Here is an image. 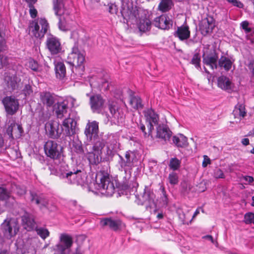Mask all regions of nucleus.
I'll use <instances>...</instances> for the list:
<instances>
[{
    "mask_svg": "<svg viewBox=\"0 0 254 254\" xmlns=\"http://www.w3.org/2000/svg\"><path fill=\"white\" fill-rule=\"evenodd\" d=\"M201 57L199 53H195L190 62L193 64L196 68H200Z\"/></svg>",
    "mask_w": 254,
    "mask_h": 254,
    "instance_id": "obj_50",
    "label": "nucleus"
},
{
    "mask_svg": "<svg viewBox=\"0 0 254 254\" xmlns=\"http://www.w3.org/2000/svg\"><path fill=\"white\" fill-rule=\"evenodd\" d=\"M5 81L8 88L12 90H15L18 87V83L20 81V78L16 75H7L5 77Z\"/></svg>",
    "mask_w": 254,
    "mask_h": 254,
    "instance_id": "obj_26",
    "label": "nucleus"
},
{
    "mask_svg": "<svg viewBox=\"0 0 254 254\" xmlns=\"http://www.w3.org/2000/svg\"><path fill=\"white\" fill-rule=\"evenodd\" d=\"M8 199L14 201V197L10 196L9 192L5 188L0 187V200H6Z\"/></svg>",
    "mask_w": 254,
    "mask_h": 254,
    "instance_id": "obj_45",
    "label": "nucleus"
},
{
    "mask_svg": "<svg viewBox=\"0 0 254 254\" xmlns=\"http://www.w3.org/2000/svg\"><path fill=\"white\" fill-rule=\"evenodd\" d=\"M29 7V13L32 18H35L37 15V10L35 8L34 4H28Z\"/></svg>",
    "mask_w": 254,
    "mask_h": 254,
    "instance_id": "obj_59",
    "label": "nucleus"
},
{
    "mask_svg": "<svg viewBox=\"0 0 254 254\" xmlns=\"http://www.w3.org/2000/svg\"><path fill=\"white\" fill-rule=\"evenodd\" d=\"M202 62L212 69H217L219 60L218 54L215 49L207 50L202 55Z\"/></svg>",
    "mask_w": 254,
    "mask_h": 254,
    "instance_id": "obj_8",
    "label": "nucleus"
},
{
    "mask_svg": "<svg viewBox=\"0 0 254 254\" xmlns=\"http://www.w3.org/2000/svg\"><path fill=\"white\" fill-rule=\"evenodd\" d=\"M61 128L62 133H63L65 136L69 137L70 140L72 139L71 137L74 139V135L78 130L76 121L70 117L65 118L63 121Z\"/></svg>",
    "mask_w": 254,
    "mask_h": 254,
    "instance_id": "obj_7",
    "label": "nucleus"
},
{
    "mask_svg": "<svg viewBox=\"0 0 254 254\" xmlns=\"http://www.w3.org/2000/svg\"><path fill=\"white\" fill-rule=\"evenodd\" d=\"M86 150L88 154L87 159L90 165H97L101 162V154L92 151L88 152L87 148H86Z\"/></svg>",
    "mask_w": 254,
    "mask_h": 254,
    "instance_id": "obj_30",
    "label": "nucleus"
},
{
    "mask_svg": "<svg viewBox=\"0 0 254 254\" xmlns=\"http://www.w3.org/2000/svg\"><path fill=\"white\" fill-rule=\"evenodd\" d=\"M61 16V15H60V16ZM58 26H59V29L61 30L64 31L67 30V28L66 27L65 24L64 22L62 21L61 17H60L59 19Z\"/></svg>",
    "mask_w": 254,
    "mask_h": 254,
    "instance_id": "obj_61",
    "label": "nucleus"
},
{
    "mask_svg": "<svg viewBox=\"0 0 254 254\" xmlns=\"http://www.w3.org/2000/svg\"><path fill=\"white\" fill-rule=\"evenodd\" d=\"M22 225L27 231H31L36 227V222L34 215L27 211H25L21 216Z\"/></svg>",
    "mask_w": 254,
    "mask_h": 254,
    "instance_id": "obj_21",
    "label": "nucleus"
},
{
    "mask_svg": "<svg viewBox=\"0 0 254 254\" xmlns=\"http://www.w3.org/2000/svg\"><path fill=\"white\" fill-rule=\"evenodd\" d=\"M2 232L4 237L10 239L11 238L16 234L17 231L16 228L13 230V226L10 222H7L2 226Z\"/></svg>",
    "mask_w": 254,
    "mask_h": 254,
    "instance_id": "obj_27",
    "label": "nucleus"
},
{
    "mask_svg": "<svg viewBox=\"0 0 254 254\" xmlns=\"http://www.w3.org/2000/svg\"><path fill=\"white\" fill-rule=\"evenodd\" d=\"M233 114L235 118H244L247 115L245 105L242 103H238L235 106Z\"/></svg>",
    "mask_w": 254,
    "mask_h": 254,
    "instance_id": "obj_32",
    "label": "nucleus"
},
{
    "mask_svg": "<svg viewBox=\"0 0 254 254\" xmlns=\"http://www.w3.org/2000/svg\"><path fill=\"white\" fill-rule=\"evenodd\" d=\"M23 133L21 125L13 122L6 129V133L10 138H19Z\"/></svg>",
    "mask_w": 254,
    "mask_h": 254,
    "instance_id": "obj_18",
    "label": "nucleus"
},
{
    "mask_svg": "<svg viewBox=\"0 0 254 254\" xmlns=\"http://www.w3.org/2000/svg\"><path fill=\"white\" fill-rule=\"evenodd\" d=\"M232 62L228 58L221 56L218 61V66L223 67L226 71H229L232 67Z\"/></svg>",
    "mask_w": 254,
    "mask_h": 254,
    "instance_id": "obj_33",
    "label": "nucleus"
},
{
    "mask_svg": "<svg viewBox=\"0 0 254 254\" xmlns=\"http://www.w3.org/2000/svg\"><path fill=\"white\" fill-rule=\"evenodd\" d=\"M160 190H161V194L159 199V204L161 207H166L168 205L169 202L168 195L164 187L161 186Z\"/></svg>",
    "mask_w": 254,
    "mask_h": 254,
    "instance_id": "obj_37",
    "label": "nucleus"
},
{
    "mask_svg": "<svg viewBox=\"0 0 254 254\" xmlns=\"http://www.w3.org/2000/svg\"><path fill=\"white\" fill-rule=\"evenodd\" d=\"M174 36L178 37L181 41L188 39L190 37V31L188 25H182L178 27L177 30L175 32Z\"/></svg>",
    "mask_w": 254,
    "mask_h": 254,
    "instance_id": "obj_25",
    "label": "nucleus"
},
{
    "mask_svg": "<svg viewBox=\"0 0 254 254\" xmlns=\"http://www.w3.org/2000/svg\"><path fill=\"white\" fill-rule=\"evenodd\" d=\"M33 92V90L32 84L29 82L24 83V87L21 90L22 94H24L25 97H29L32 95Z\"/></svg>",
    "mask_w": 254,
    "mask_h": 254,
    "instance_id": "obj_46",
    "label": "nucleus"
},
{
    "mask_svg": "<svg viewBox=\"0 0 254 254\" xmlns=\"http://www.w3.org/2000/svg\"><path fill=\"white\" fill-rule=\"evenodd\" d=\"M116 113L117 117L113 116L111 117L109 115L107 114L108 121L110 122L111 125L112 124V122L115 123V120H117V122L119 123L120 121L122 122V120L123 119L124 114L120 109H119Z\"/></svg>",
    "mask_w": 254,
    "mask_h": 254,
    "instance_id": "obj_48",
    "label": "nucleus"
},
{
    "mask_svg": "<svg viewBox=\"0 0 254 254\" xmlns=\"http://www.w3.org/2000/svg\"><path fill=\"white\" fill-rule=\"evenodd\" d=\"M169 183L172 185H176L178 184L179 178L178 174L175 172H172L169 174L168 177Z\"/></svg>",
    "mask_w": 254,
    "mask_h": 254,
    "instance_id": "obj_51",
    "label": "nucleus"
},
{
    "mask_svg": "<svg viewBox=\"0 0 254 254\" xmlns=\"http://www.w3.org/2000/svg\"><path fill=\"white\" fill-rule=\"evenodd\" d=\"M39 97L41 102L47 107H54L58 101V96L55 94L47 91L40 92Z\"/></svg>",
    "mask_w": 254,
    "mask_h": 254,
    "instance_id": "obj_15",
    "label": "nucleus"
},
{
    "mask_svg": "<svg viewBox=\"0 0 254 254\" xmlns=\"http://www.w3.org/2000/svg\"><path fill=\"white\" fill-rule=\"evenodd\" d=\"M146 118V122L147 123V128L149 129V130L154 129V125H157L158 124L159 116L155 112V111L150 109L147 110L145 114Z\"/></svg>",
    "mask_w": 254,
    "mask_h": 254,
    "instance_id": "obj_22",
    "label": "nucleus"
},
{
    "mask_svg": "<svg viewBox=\"0 0 254 254\" xmlns=\"http://www.w3.org/2000/svg\"><path fill=\"white\" fill-rule=\"evenodd\" d=\"M172 4V0H161L158 5V9L162 12H166L171 8Z\"/></svg>",
    "mask_w": 254,
    "mask_h": 254,
    "instance_id": "obj_38",
    "label": "nucleus"
},
{
    "mask_svg": "<svg viewBox=\"0 0 254 254\" xmlns=\"http://www.w3.org/2000/svg\"><path fill=\"white\" fill-rule=\"evenodd\" d=\"M215 27L214 19L211 16L203 19L199 24V30L203 36L212 33Z\"/></svg>",
    "mask_w": 254,
    "mask_h": 254,
    "instance_id": "obj_16",
    "label": "nucleus"
},
{
    "mask_svg": "<svg viewBox=\"0 0 254 254\" xmlns=\"http://www.w3.org/2000/svg\"><path fill=\"white\" fill-rule=\"evenodd\" d=\"M39 23L42 28L40 30V26L38 22L36 20L32 21L29 23L28 26V33H31L33 36L35 38L41 39L44 37L49 27V23L45 18H41L39 20Z\"/></svg>",
    "mask_w": 254,
    "mask_h": 254,
    "instance_id": "obj_6",
    "label": "nucleus"
},
{
    "mask_svg": "<svg viewBox=\"0 0 254 254\" xmlns=\"http://www.w3.org/2000/svg\"><path fill=\"white\" fill-rule=\"evenodd\" d=\"M16 193L19 195H22L26 193V190L24 188L16 186Z\"/></svg>",
    "mask_w": 254,
    "mask_h": 254,
    "instance_id": "obj_62",
    "label": "nucleus"
},
{
    "mask_svg": "<svg viewBox=\"0 0 254 254\" xmlns=\"http://www.w3.org/2000/svg\"><path fill=\"white\" fill-rule=\"evenodd\" d=\"M107 142L111 144H115L117 143V136L114 133H108L107 135Z\"/></svg>",
    "mask_w": 254,
    "mask_h": 254,
    "instance_id": "obj_57",
    "label": "nucleus"
},
{
    "mask_svg": "<svg viewBox=\"0 0 254 254\" xmlns=\"http://www.w3.org/2000/svg\"><path fill=\"white\" fill-rule=\"evenodd\" d=\"M173 142L178 147H185L188 144V139L182 134H179L173 137Z\"/></svg>",
    "mask_w": 254,
    "mask_h": 254,
    "instance_id": "obj_31",
    "label": "nucleus"
},
{
    "mask_svg": "<svg viewBox=\"0 0 254 254\" xmlns=\"http://www.w3.org/2000/svg\"><path fill=\"white\" fill-rule=\"evenodd\" d=\"M99 225L102 228L108 227L115 232L120 231L122 228V222L120 219H115L112 217L101 218Z\"/></svg>",
    "mask_w": 254,
    "mask_h": 254,
    "instance_id": "obj_12",
    "label": "nucleus"
},
{
    "mask_svg": "<svg viewBox=\"0 0 254 254\" xmlns=\"http://www.w3.org/2000/svg\"><path fill=\"white\" fill-rule=\"evenodd\" d=\"M64 1V0H53V8L56 15L60 16L64 14L65 9Z\"/></svg>",
    "mask_w": 254,
    "mask_h": 254,
    "instance_id": "obj_28",
    "label": "nucleus"
},
{
    "mask_svg": "<svg viewBox=\"0 0 254 254\" xmlns=\"http://www.w3.org/2000/svg\"><path fill=\"white\" fill-rule=\"evenodd\" d=\"M138 127L140 129V130L143 132V136L144 137H148L149 136H151L152 137V132L153 130H151L150 131L149 130V129L148 128V132H146L145 131L146 128L144 125L141 122H140L138 125H137Z\"/></svg>",
    "mask_w": 254,
    "mask_h": 254,
    "instance_id": "obj_52",
    "label": "nucleus"
},
{
    "mask_svg": "<svg viewBox=\"0 0 254 254\" xmlns=\"http://www.w3.org/2000/svg\"><path fill=\"white\" fill-rule=\"evenodd\" d=\"M37 234L43 239L45 240L50 235V232L46 228L36 227L34 228Z\"/></svg>",
    "mask_w": 254,
    "mask_h": 254,
    "instance_id": "obj_44",
    "label": "nucleus"
},
{
    "mask_svg": "<svg viewBox=\"0 0 254 254\" xmlns=\"http://www.w3.org/2000/svg\"><path fill=\"white\" fill-rule=\"evenodd\" d=\"M106 10L111 14L117 15L118 13H121L118 12V7L115 2H109L107 4H104ZM121 12V11H120Z\"/></svg>",
    "mask_w": 254,
    "mask_h": 254,
    "instance_id": "obj_41",
    "label": "nucleus"
},
{
    "mask_svg": "<svg viewBox=\"0 0 254 254\" xmlns=\"http://www.w3.org/2000/svg\"><path fill=\"white\" fill-rule=\"evenodd\" d=\"M215 177L216 178L223 179L225 178V175L221 169H219L215 171Z\"/></svg>",
    "mask_w": 254,
    "mask_h": 254,
    "instance_id": "obj_63",
    "label": "nucleus"
},
{
    "mask_svg": "<svg viewBox=\"0 0 254 254\" xmlns=\"http://www.w3.org/2000/svg\"><path fill=\"white\" fill-rule=\"evenodd\" d=\"M27 66L32 70L37 71L39 69V64L33 59H30L27 63Z\"/></svg>",
    "mask_w": 254,
    "mask_h": 254,
    "instance_id": "obj_54",
    "label": "nucleus"
},
{
    "mask_svg": "<svg viewBox=\"0 0 254 254\" xmlns=\"http://www.w3.org/2000/svg\"><path fill=\"white\" fill-rule=\"evenodd\" d=\"M249 22L247 20L242 21L240 24V27L244 30L248 37H250L251 36V34L253 33L254 30L249 27Z\"/></svg>",
    "mask_w": 254,
    "mask_h": 254,
    "instance_id": "obj_49",
    "label": "nucleus"
},
{
    "mask_svg": "<svg viewBox=\"0 0 254 254\" xmlns=\"http://www.w3.org/2000/svg\"><path fill=\"white\" fill-rule=\"evenodd\" d=\"M106 100L99 94L90 96L89 105L91 111L94 113L100 114L104 109Z\"/></svg>",
    "mask_w": 254,
    "mask_h": 254,
    "instance_id": "obj_10",
    "label": "nucleus"
},
{
    "mask_svg": "<svg viewBox=\"0 0 254 254\" xmlns=\"http://www.w3.org/2000/svg\"><path fill=\"white\" fill-rule=\"evenodd\" d=\"M125 158L132 167L133 162L136 159L135 152L130 150L126 151Z\"/></svg>",
    "mask_w": 254,
    "mask_h": 254,
    "instance_id": "obj_43",
    "label": "nucleus"
},
{
    "mask_svg": "<svg viewBox=\"0 0 254 254\" xmlns=\"http://www.w3.org/2000/svg\"><path fill=\"white\" fill-rule=\"evenodd\" d=\"M100 183H99V187L100 189L104 190L107 195L111 196L117 190L119 194H124V192L129 190L130 192H136L138 184L134 182L132 184V188L129 185L128 181L126 177H124V180L119 181L118 179H114L111 181L109 176H103L100 179ZM135 196V202L138 205H146V209L152 208L155 204L154 199L155 195L152 190L148 186H145L142 193L140 194H134Z\"/></svg>",
    "mask_w": 254,
    "mask_h": 254,
    "instance_id": "obj_1",
    "label": "nucleus"
},
{
    "mask_svg": "<svg viewBox=\"0 0 254 254\" xmlns=\"http://www.w3.org/2000/svg\"><path fill=\"white\" fill-rule=\"evenodd\" d=\"M8 58L4 55H0V69L8 64Z\"/></svg>",
    "mask_w": 254,
    "mask_h": 254,
    "instance_id": "obj_55",
    "label": "nucleus"
},
{
    "mask_svg": "<svg viewBox=\"0 0 254 254\" xmlns=\"http://www.w3.org/2000/svg\"><path fill=\"white\" fill-rule=\"evenodd\" d=\"M156 129V137L157 138H161L165 141L170 140L172 132L167 126L159 125L157 127Z\"/></svg>",
    "mask_w": 254,
    "mask_h": 254,
    "instance_id": "obj_23",
    "label": "nucleus"
},
{
    "mask_svg": "<svg viewBox=\"0 0 254 254\" xmlns=\"http://www.w3.org/2000/svg\"><path fill=\"white\" fill-rule=\"evenodd\" d=\"M46 45L47 48L53 55H58L63 52L60 40L52 34L47 37Z\"/></svg>",
    "mask_w": 254,
    "mask_h": 254,
    "instance_id": "obj_11",
    "label": "nucleus"
},
{
    "mask_svg": "<svg viewBox=\"0 0 254 254\" xmlns=\"http://www.w3.org/2000/svg\"><path fill=\"white\" fill-rule=\"evenodd\" d=\"M129 103L132 107L135 110L142 109L143 107L141 99L138 96L130 95Z\"/></svg>",
    "mask_w": 254,
    "mask_h": 254,
    "instance_id": "obj_35",
    "label": "nucleus"
},
{
    "mask_svg": "<svg viewBox=\"0 0 254 254\" xmlns=\"http://www.w3.org/2000/svg\"><path fill=\"white\" fill-rule=\"evenodd\" d=\"M109 109L110 112L112 115V117L113 116H115L117 117L116 113L119 110V108L118 106L113 104H109Z\"/></svg>",
    "mask_w": 254,
    "mask_h": 254,
    "instance_id": "obj_58",
    "label": "nucleus"
},
{
    "mask_svg": "<svg viewBox=\"0 0 254 254\" xmlns=\"http://www.w3.org/2000/svg\"><path fill=\"white\" fill-rule=\"evenodd\" d=\"M98 123L96 121L88 122L84 130V134L87 138V140L91 141L93 137L97 135L98 133Z\"/></svg>",
    "mask_w": 254,
    "mask_h": 254,
    "instance_id": "obj_20",
    "label": "nucleus"
},
{
    "mask_svg": "<svg viewBox=\"0 0 254 254\" xmlns=\"http://www.w3.org/2000/svg\"><path fill=\"white\" fill-rule=\"evenodd\" d=\"M153 24L158 28L169 30L173 26V21L167 14H162L154 19Z\"/></svg>",
    "mask_w": 254,
    "mask_h": 254,
    "instance_id": "obj_14",
    "label": "nucleus"
},
{
    "mask_svg": "<svg viewBox=\"0 0 254 254\" xmlns=\"http://www.w3.org/2000/svg\"><path fill=\"white\" fill-rule=\"evenodd\" d=\"M84 61L85 56L84 54L80 53L78 48L75 46L72 48V51L68 55L66 62L69 64L73 72H74V67L76 71L79 70L83 72L84 70V66L83 65Z\"/></svg>",
    "mask_w": 254,
    "mask_h": 254,
    "instance_id": "obj_3",
    "label": "nucleus"
},
{
    "mask_svg": "<svg viewBox=\"0 0 254 254\" xmlns=\"http://www.w3.org/2000/svg\"><path fill=\"white\" fill-rule=\"evenodd\" d=\"M217 86L221 89L231 93L234 88V84L227 76L221 75L217 78Z\"/></svg>",
    "mask_w": 254,
    "mask_h": 254,
    "instance_id": "obj_19",
    "label": "nucleus"
},
{
    "mask_svg": "<svg viewBox=\"0 0 254 254\" xmlns=\"http://www.w3.org/2000/svg\"><path fill=\"white\" fill-rule=\"evenodd\" d=\"M244 222L247 224L252 223L254 224V213L253 212L246 213L244 215Z\"/></svg>",
    "mask_w": 254,
    "mask_h": 254,
    "instance_id": "obj_53",
    "label": "nucleus"
},
{
    "mask_svg": "<svg viewBox=\"0 0 254 254\" xmlns=\"http://www.w3.org/2000/svg\"><path fill=\"white\" fill-rule=\"evenodd\" d=\"M53 108L57 118L62 119L64 117V115L67 113L68 109L67 101L59 102L58 101L54 105Z\"/></svg>",
    "mask_w": 254,
    "mask_h": 254,
    "instance_id": "obj_24",
    "label": "nucleus"
},
{
    "mask_svg": "<svg viewBox=\"0 0 254 254\" xmlns=\"http://www.w3.org/2000/svg\"><path fill=\"white\" fill-rule=\"evenodd\" d=\"M29 193L31 203L39 206L41 209L48 204V200L45 194L36 190H30Z\"/></svg>",
    "mask_w": 254,
    "mask_h": 254,
    "instance_id": "obj_13",
    "label": "nucleus"
},
{
    "mask_svg": "<svg viewBox=\"0 0 254 254\" xmlns=\"http://www.w3.org/2000/svg\"><path fill=\"white\" fill-rule=\"evenodd\" d=\"M7 50L6 40L3 24H0V52Z\"/></svg>",
    "mask_w": 254,
    "mask_h": 254,
    "instance_id": "obj_34",
    "label": "nucleus"
},
{
    "mask_svg": "<svg viewBox=\"0 0 254 254\" xmlns=\"http://www.w3.org/2000/svg\"><path fill=\"white\" fill-rule=\"evenodd\" d=\"M55 70L57 78L63 79L66 75V69L64 64L62 62H57L55 64Z\"/></svg>",
    "mask_w": 254,
    "mask_h": 254,
    "instance_id": "obj_29",
    "label": "nucleus"
},
{
    "mask_svg": "<svg viewBox=\"0 0 254 254\" xmlns=\"http://www.w3.org/2000/svg\"><path fill=\"white\" fill-rule=\"evenodd\" d=\"M48 170L50 171L51 175H55L59 177L61 174L63 173L60 172L55 166L52 164L48 165Z\"/></svg>",
    "mask_w": 254,
    "mask_h": 254,
    "instance_id": "obj_56",
    "label": "nucleus"
},
{
    "mask_svg": "<svg viewBox=\"0 0 254 254\" xmlns=\"http://www.w3.org/2000/svg\"><path fill=\"white\" fill-rule=\"evenodd\" d=\"M44 150L47 157L55 160H60L63 156V147L56 141L48 140L44 145Z\"/></svg>",
    "mask_w": 254,
    "mask_h": 254,
    "instance_id": "obj_5",
    "label": "nucleus"
},
{
    "mask_svg": "<svg viewBox=\"0 0 254 254\" xmlns=\"http://www.w3.org/2000/svg\"><path fill=\"white\" fill-rule=\"evenodd\" d=\"M119 157V160L118 161V163L120 165V170L122 171H124L125 173L126 174L128 171H129V173H130V170H131L132 167L131 165L128 163L126 159L124 158L120 154H118Z\"/></svg>",
    "mask_w": 254,
    "mask_h": 254,
    "instance_id": "obj_36",
    "label": "nucleus"
},
{
    "mask_svg": "<svg viewBox=\"0 0 254 254\" xmlns=\"http://www.w3.org/2000/svg\"><path fill=\"white\" fill-rule=\"evenodd\" d=\"M120 13L127 22L134 24L139 20L138 27L140 31L145 32L151 29V22L146 18L144 10L137 6H133L132 2L130 5L128 4L126 7H123Z\"/></svg>",
    "mask_w": 254,
    "mask_h": 254,
    "instance_id": "obj_2",
    "label": "nucleus"
},
{
    "mask_svg": "<svg viewBox=\"0 0 254 254\" xmlns=\"http://www.w3.org/2000/svg\"><path fill=\"white\" fill-rule=\"evenodd\" d=\"M7 114L12 116L16 114L19 108L18 100L14 96L4 97L1 100Z\"/></svg>",
    "mask_w": 254,
    "mask_h": 254,
    "instance_id": "obj_9",
    "label": "nucleus"
},
{
    "mask_svg": "<svg viewBox=\"0 0 254 254\" xmlns=\"http://www.w3.org/2000/svg\"><path fill=\"white\" fill-rule=\"evenodd\" d=\"M228 2L231 3L233 6L239 8H243L244 4L239 0H227Z\"/></svg>",
    "mask_w": 254,
    "mask_h": 254,
    "instance_id": "obj_60",
    "label": "nucleus"
},
{
    "mask_svg": "<svg viewBox=\"0 0 254 254\" xmlns=\"http://www.w3.org/2000/svg\"><path fill=\"white\" fill-rule=\"evenodd\" d=\"M181 161L177 158H172L170 160L169 166L170 169L173 171L177 170L179 169L181 166Z\"/></svg>",
    "mask_w": 254,
    "mask_h": 254,
    "instance_id": "obj_47",
    "label": "nucleus"
},
{
    "mask_svg": "<svg viewBox=\"0 0 254 254\" xmlns=\"http://www.w3.org/2000/svg\"><path fill=\"white\" fill-rule=\"evenodd\" d=\"M107 152L108 155L105 158L103 159V161H104V160L109 161L111 158H112L113 157V152H112V150L110 149L108 147V150H107Z\"/></svg>",
    "mask_w": 254,
    "mask_h": 254,
    "instance_id": "obj_64",
    "label": "nucleus"
},
{
    "mask_svg": "<svg viewBox=\"0 0 254 254\" xmlns=\"http://www.w3.org/2000/svg\"><path fill=\"white\" fill-rule=\"evenodd\" d=\"M72 146L74 151L77 154L81 155L85 154V152L86 151V147L85 148V149L83 148L81 141L79 140L73 141L72 142Z\"/></svg>",
    "mask_w": 254,
    "mask_h": 254,
    "instance_id": "obj_40",
    "label": "nucleus"
},
{
    "mask_svg": "<svg viewBox=\"0 0 254 254\" xmlns=\"http://www.w3.org/2000/svg\"><path fill=\"white\" fill-rule=\"evenodd\" d=\"M192 186L191 185L186 181H183L180 184V190L181 193L184 195H186L190 192Z\"/></svg>",
    "mask_w": 254,
    "mask_h": 254,
    "instance_id": "obj_42",
    "label": "nucleus"
},
{
    "mask_svg": "<svg viewBox=\"0 0 254 254\" xmlns=\"http://www.w3.org/2000/svg\"><path fill=\"white\" fill-rule=\"evenodd\" d=\"M85 174L79 169H73L72 171L63 173L60 178L68 184L82 186L84 183Z\"/></svg>",
    "mask_w": 254,
    "mask_h": 254,
    "instance_id": "obj_4",
    "label": "nucleus"
},
{
    "mask_svg": "<svg viewBox=\"0 0 254 254\" xmlns=\"http://www.w3.org/2000/svg\"><path fill=\"white\" fill-rule=\"evenodd\" d=\"M105 145V141L101 139L94 142L92 146V151L102 154V149Z\"/></svg>",
    "mask_w": 254,
    "mask_h": 254,
    "instance_id": "obj_39",
    "label": "nucleus"
},
{
    "mask_svg": "<svg viewBox=\"0 0 254 254\" xmlns=\"http://www.w3.org/2000/svg\"><path fill=\"white\" fill-rule=\"evenodd\" d=\"M59 124L55 121H51L46 124V131L50 138L58 139L60 137L62 131L59 129Z\"/></svg>",
    "mask_w": 254,
    "mask_h": 254,
    "instance_id": "obj_17",
    "label": "nucleus"
}]
</instances>
